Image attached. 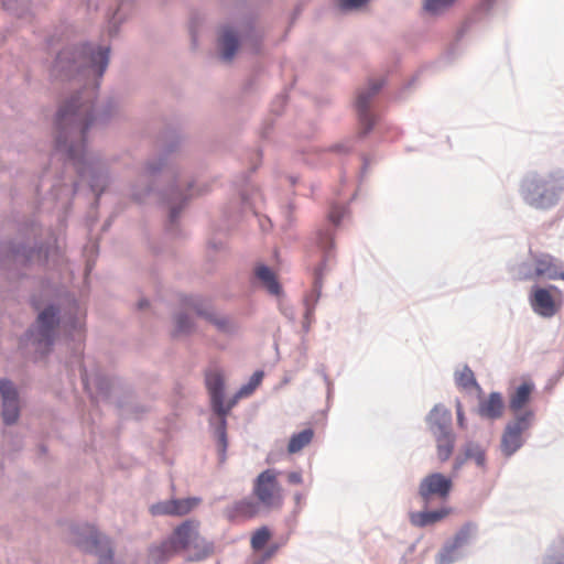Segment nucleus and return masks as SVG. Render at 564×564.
I'll return each mask as SVG.
<instances>
[{"mask_svg":"<svg viewBox=\"0 0 564 564\" xmlns=\"http://www.w3.org/2000/svg\"><path fill=\"white\" fill-rule=\"evenodd\" d=\"M345 213H346V207L344 206H339V205H333L329 213H328V220L333 224V227L330 226H324V227H321V228H317L313 234H312V241L313 243L321 250V252L323 253V250L322 248L318 246L317 243V240H316V232L319 231V230H325L327 232H332V236H333V243L335 245V235H336V228L340 225V223L343 221L344 219V216H345ZM335 256V246L333 247V250H332V257H330V260L334 258Z\"/></svg>","mask_w":564,"mask_h":564,"instance_id":"nucleus-31","label":"nucleus"},{"mask_svg":"<svg viewBox=\"0 0 564 564\" xmlns=\"http://www.w3.org/2000/svg\"><path fill=\"white\" fill-rule=\"evenodd\" d=\"M535 421V412L533 410L522 411L521 414L513 415L502 432L500 441V451L507 458L513 456L525 443L522 434L530 430Z\"/></svg>","mask_w":564,"mask_h":564,"instance_id":"nucleus-10","label":"nucleus"},{"mask_svg":"<svg viewBox=\"0 0 564 564\" xmlns=\"http://www.w3.org/2000/svg\"><path fill=\"white\" fill-rule=\"evenodd\" d=\"M174 329L171 333L173 339L182 335H191L195 329V323L185 312H180L174 315Z\"/></svg>","mask_w":564,"mask_h":564,"instance_id":"nucleus-33","label":"nucleus"},{"mask_svg":"<svg viewBox=\"0 0 564 564\" xmlns=\"http://www.w3.org/2000/svg\"><path fill=\"white\" fill-rule=\"evenodd\" d=\"M304 499V496L302 492H295L294 500L296 506H301L302 500Z\"/></svg>","mask_w":564,"mask_h":564,"instance_id":"nucleus-62","label":"nucleus"},{"mask_svg":"<svg viewBox=\"0 0 564 564\" xmlns=\"http://www.w3.org/2000/svg\"><path fill=\"white\" fill-rule=\"evenodd\" d=\"M455 409H456V416H457V425L460 429H465V426H466V417H465L463 404H462L459 399H456Z\"/></svg>","mask_w":564,"mask_h":564,"instance_id":"nucleus-54","label":"nucleus"},{"mask_svg":"<svg viewBox=\"0 0 564 564\" xmlns=\"http://www.w3.org/2000/svg\"><path fill=\"white\" fill-rule=\"evenodd\" d=\"M386 79H369L368 87L358 90L357 98L355 101V109L357 112L359 124L361 130L359 132L360 138L368 135L375 128L376 116L370 109L371 100L373 97L384 87Z\"/></svg>","mask_w":564,"mask_h":564,"instance_id":"nucleus-13","label":"nucleus"},{"mask_svg":"<svg viewBox=\"0 0 564 564\" xmlns=\"http://www.w3.org/2000/svg\"><path fill=\"white\" fill-rule=\"evenodd\" d=\"M427 431L435 442L436 457L444 464L451 459L456 446L452 411L443 403H436L425 415Z\"/></svg>","mask_w":564,"mask_h":564,"instance_id":"nucleus-7","label":"nucleus"},{"mask_svg":"<svg viewBox=\"0 0 564 564\" xmlns=\"http://www.w3.org/2000/svg\"><path fill=\"white\" fill-rule=\"evenodd\" d=\"M323 380L325 382L326 390H327V400L329 401V399L332 398V394L334 392V384H333L332 380L329 379L326 370H323Z\"/></svg>","mask_w":564,"mask_h":564,"instance_id":"nucleus-56","label":"nucleus"},{"mask_svg":"<svg viewBox=\"0 0 564 564\" xmlns=\"http://www.w3.org/2000/svg\"><path fill=\"white\" fill-rule=\"evenodd\" d=\"M503 409L502 394L498 391H492L487 399L479 402L477 413L481 419L495 421L502 415Z\"/></svg>","mask_w":564,"mask_h":564,"instance_id":"nucleus-27","label":"nucleus"},{"mask_svg":"<svg viewBox=\"0 0 564 564\" xmlns=\"http://www.w3.org/2000/svg\"><path fill=\"white\" fill-rule=\"evenodd\" d=\"M182 141L181 133L173 131L164 149L156 158L144 163L142 174L131 186V198L137 204L142 205L147 198L156 195L160 205L169 206L165 231L171 236H176L178 232V218L191 199L189 192L194 186V182L188 181L183 188L177 169L170 164V155L180 148Z\"/></svg>","mask_w":564,"mask_h":564,"instance_id":"nucleus-2","label":"nucleus"},{"mask_svg":"<svg viewBox=\"0 0 564 564\" xmlns=\"http://www.w3.org/2000/svg\"><path fill=\"white\" fill-rule=\"evenodd\" d=\"M272 538V531L268 525L254 530L250 538V546L253 552H260Z\"/></svg>","mask_w":564,"mask_h":564,"instance_id":"nucleus-37","label":"nucleus"},{"mask_svg":"<svg viewBox=\"0 0 564 564\" xmlns=\"http://www.w3.org/2000/svg\"><path fill=\"white\" fill-rule=\"evenodd\" d=\"M455 382L457 387L465 390L469 388H477L478 390H481L473 370L467 365L464 366L460 372H456Z\"/></svg>","mask_w":564,"mask_h":564,"instance_id":"nucleus-40","label":"nucleus"},{"mask_svg":"<svg viewBox=\"0 0 564 564\" xmlns=\"http://www.w3.org/2000/svg\"><path fill=\"white\" fill-rule=\"evenodd\" d=\"M181 524H187V544L185 545V550H191V553L187 557L188 561L202 562L215 553L214 541L200 535L198 530V521L186 519Z\"/></svg>","mask_w":564,"mask_h":564,"instance_id":"nucleus-17","label":"nucleus"},{"mask_svg":"<svg viewBox=\"0 0 564 564\" xmlns=\"http://www.w3.org/2000/svg\"><path fill=\"white\" fill-rule=\"evenodd\" d=\"M65 328L69 332H78L82 329V323L77 314L73 313L65 318Z\"/></svg>","mask_w":564,"mask_h":564,"instance_id":"nucleus-48","label":"nucleus"},{"mask_svg":"<svg viewBox=\"0 0 564 564\" xmlns=\"http://www.w3.org/2000/svg\"><path fill=\"white\" fill-rule=\"evenodd\" d=\"M260 505L250 499H241L225 509V516L229 522H235L239 517L251 519L259 512Z\"/></svg>","mask_w":564,"mask_h":564,"instance_id":"nucleus-30","label":"nucleus"},{"mask_svg":"<svg viewBox=\"0 0 564 564\" xmlns=\"http://www.w3.org/2000/svg\"><path fill=\"white\" fill-rule=\"evenodd\" d=\"M110 61V46L94 45L89 41L61 48L52 65V75L59 80H79L88 74L97 80L104 76Z\"/></svg>","mask_w":564,"mask_h":564,"instance_id":"nucleus-3","label":"nucleus"},{"mask_svg":"<svg viewBox=\"0 0 564 564\" xmlns=\"http://www.w3.org/2000/svg\"><path fill=\"white\" fill-rule=\"evenodd\" d=\"M31 0H3L2 7L9 13L18 17L25 18L30 14Z\"/></svg>","mask_w":564,"mask_h":564,"instance_id":"nucleus-39","label":"nucleus"},{"mask_svg":"<svg viewBox=\"0 0 564 564\" xmlns=\"http://www.w3.org/2000/svg\"><path fill=\"white\" fill-rule=\"evenodd\" d=\"M149 305H150V301L145 297H142L138 301L137 308L141 311V310L147 308Z\"/></svg>","mask_w":564,"mask_h":564,"instance_id":"nucleus-58","label":"nucleus"},{"mask_svg":"<svg viewBox=\"0 0 564 564\" xmlns=\"http://www.w3.org/2000/svg\"><path fill=\"white\" fill-rule=\"evenodd\" d=\"M471 21H465L462 26L457 30L456 32V35H455V40L454 42L451 44V47L447 52L448 55H454L456 53V51L458 50V45H459V42L464 39V36L466 35V33L469 31L470 26H471Z\"/></svg>","mask_w":564,"mask_h":564,"instance_id":"nucleus-46","label":"nucleus"},{"mask_svg":"<svg viewBox=\"0 0 564 564\" xmlns=\"http://www.w3.org/2000/svg\"><path fill=\"white\" fill-rule=\"evenodd\" d=\"M207 322L214 325L218 332L226 335H234L238 330V325L235 322L228 316H218L215 311L210 317H208Z\"/></svg>","mask_w":564,"mask_h":564,"instance_id":"nucleus-38","label":"nucleus"},{"mask_svg":"<svg viewBox=\"0 0 564 564\" xmlns=\"http://www.w3.org/2000/svg\"><path fill=\"white\" fill-rule=\"evenodd\" d=\"M514 272L520 281L536 279L534 262L531 258L517 263L514 265Z\"/></svg>","mask_w":564,"mask_h":564,"instance_id":"nucleus-42","label":"nucleus"},{"mask_svg":"<svg viewBox=\"0 0 564 564\" xmlns=\"http://www.w3.org/2000/svg\"><path fill=\"white\" fill-rule=\"evenodd\" d=\"M281 549V544L271 543L265 550L263 549L260 557L268 562L270 561Z\"/></svg>","mask_w":564,"mask_h":564,"instance_id":"nucleus-53","label":"nucleus"},{"mask_svg":"<svg viewBox=\"0 0 564 564\" xmlns=\"http://www.w3.org/2000/svg\"><path fill=\"white\" fill-rule=\"evenodd\" d=\"M529 258L534 262L536 279L545 276L549 280H564V271H560L563 268V263L546 252L529 249Z\"/></svg>","mask_w":564,"mask_h":564,"instance_id":"nucleus-20","label":"nucleus"},{"mask_svg":"<svg viewBox=\"0 0 564 564\" xmlns=\"http://www.w3.org/2000/svg\"><path fill=\"white\" fill-rule=\"evenodd\" d=\"M496 0H481L480 3L476 7L475 14H488L495 7Z\"/></svg>","mask_w":564,"mask_h":564,"instance_id":"nucleus-50","label":"nucleus"},{"mask_svg":"<svg viewBox=\"0 0 564 564\" xmlns=\"http://www.w3.org/2000/svg\"><path fill=\"white\" fill-rule=\"evenodd\" d=\"M369 0H339L343 10H355L366 6Z\"/></svg>","mask_w":564,"mask_h":564,"instance_id":"nucleus-49","label":"nucleus"},{"mask_svg":"<svg viewBox=\"0 0 564 564\" xmlns=\"http://www.w3.org/2000/svg\"><path fill=\"white\" fill-rule=\"evenodd\" d=\"M187 524L177 525L172 533L159 544H152L148 549L147 564H164L174 554L185 550L187 544Z\"/></svg>","mask_w":564,"mask_h":564,"instance_id":"nucleus-14","label":"nucleus"},{"mask_svg":"<svg viewBox=\"0 0 564 564\" xmlns=\"http://www.w3.org/2000/svg\"><path fill=\"white\" fill-rule=\"evenodd\" d=\"M453 489V477L434 471L423 477L419 484L417 495L424 507H429L434 498L446 500Z\"/></svg>","mask_w":564,"mask_h":564,"instance_id":"nucleus-16","label":"nucleus"},{"mask_svg":"<svg viewBox=\"0 0 564 564\" xmlns=\"http://www.w3.org/2000/svg\"><path fill=\"white\" fill-rule=\"evenodd\" d=\"M325 151L335 152L338 154H347L351 151V145L349 144V142H338L328 147L327 149H325Z\"/></svg>","mask_w":564,"mask_h":564,"instance_id":"nucleus-52","label":"nucleus"},{"mask_svg":"<svg viewBox=\"0 0 564 564\" xmlns=\"http://www.w3.org/2000/svg\"><path fill=\"white\" fill-rule=\"evenodd\" d=\"M199 502L198 497L175 498L152 505L150 511L153 516H185Z\"/></svg>","mask_w":564,"mask_h":564,"instance_id":"nucleus-21","label":"nucleus"},{"mask_svg":"<svg viewBox=\"0 0 564 564\" xmlns=\"http://www.w3.org/2000/svg\"><path fill=\"white\" fill-rule=\"evenodd\" d=\"M240 398L241 397H238L237 391L235 395L227 401V403H225V399L221 400L220 409L219 406L215 405L212 410L213 414L217 416V421L215 423L210 421V426L213 427V435L215 437L217 447L218 464L220 466L224 465L227 460V449L229 445L227 434V416Z\"/></svg>","mask_w":564,"mask_h":564,"instance_id":"nucleus-15","label":"nucleus"},{"mask_svg":"<svg viewBox=\"0 0 564 564\" xmlns=\"http://www.w3.org/2000/svg\"><path fill=\"white\" fill-rule=\"evenodd\" d=\"M316 240L318 246L323 250V258L318 262V264L314 268L313 271V285H312V294L314 295V303L310 304V297H304V321H313L315 306L322 295L323 289V279L325 271L327 269V263L330 261L332 250L334 247L332 232H327L325 230H319L316 232Z\"/></svg>","mask_w":564,"mask_h":564,"instance_id":"nucleus-12","label":"nucleus"},{"mask_svg":"<svg viewBox=\"0 0 564 564\" xmlns=\"http://www.w3.org/2000/svg\"><path fill=\"white\" fill-rule=\"evenodd\" d=\"M0 395H1V401L20 399L19 391H18L17 387L8 378L0 379Z\"/></svg>","mask_w":564,"mask_h":564,"instance_id":"nucleus-45","label":"nucleus"},{"mask_svg":"<svg viewBox=\"0 0 564 564\" xmlns=\"http://www.w3.org/2000/svg\"><path fill=\"white\" fill-rule=\"evenodd\" d=\"M542 564H564V538L558 536L547 547Z\"/></svg>","mask_w":564,"mask_h":564,"instance_id":"nucleus-35","label":"nucleus"},{"mask_svg":"<svg viewBox=\"0 0 564 564\" xmlns=\"http://www.w3.org/2000/svg\"><path fill=\"white\" fill-rule=\"evenodd\" d=\"M274 127V120L272 118H268L263 121L262 127L260 129L259 135L262 140H268Z\"/></svg>","mask_w":564,"mask_h":564,"instance_id":"nucleus-51","label":"nucleus"},{"mask_svg":"<svg viewBox=\"0 0 564 564\" xmlns=\"http://www.w3.org/2000/svg\"><path fill=\"white\" fill-rule=\"evenodd\" d=\"M263 377V370H256L249 378L248 382L242 384L238 389V397H249L250 394H252L254 390L261 384Z\"/></svg>","mask_w":564,"mask_h":564,"instance_id":"nucleus-41","label":"nucleus"},{"mask_svg":"<svg viewBox=\"0 0 564 564\" xmlns=\"http://www.w3.org/2000/svg\"><path fill=\"white\" fill-rule=\"evenodd\" d=\"M79 376H80L83 388H84L85 392L89 395L91 401H95L96 398H100L101 400L110 399L112 382L108 376L104 375L100 371H97L94 375V386L97 391L96 397L93 394L90 380H89V376H88V369L85 365H80Z\"/></svg>","mask_w":564,"mask_h":564,"instance_id":"nucleus-22","label":"nucleus"},{"mask_svg":"<svg viewBox=\"0 0 564 564\" xmlns=\"http://www.w3.org/2000/svg\"><path fill=\"white\" fill-rule=\"evenodd\" d=\"M254 276L261 285L273 296L283 295V286L280 283L275 272L265 263H259L254 268Z\"/></svg>","mask_w":564,"mask_h":564,"instance_id":"nucleus-28","label":"nucleus"},{"mask_svg":"<svg viewBox=\"0 0 564 564\" xmlns=\"http://www.w3.org/2000/svg\"><path fill=\"white\" fill-rule=\"evenodd\" d=\"M288 481L292 485H301L303 482V477L300 471H291L288 475Z\"/></svg>","mask_w":564,"mask_h":564,"instance_id":"nucleus-57","label":"nucleus"},{"mask_svg":"<svg viewBox=\"0 0 564 564\" xmlns=\"http://www.w3.org/2000/svg\"><path fill=\"white\" fill-rule=\"evenodd\" d=\"M241 41L246 44L252 54H259L262 50L263 32L256 26L252 18L242 23Z\"/></svg>","mask_w":564,"mask_h":564,"instance_id":"nucleus-29","label":"nucleus"},{"mask_svg":"<svg viewBox=\"0 0 564 564\" xmlns=\"http://www.w3.org/2000/svg\"><path fill=\"white\" fill-rule=\"evenodd\" d=\"M74 91L57 108L54 117L55 150L72 162L77 175L95 194L96 204L109 184V167L99 154L88 153V132L93 126H107L119 110V101L108 96L96 108L97 90Z\"/></svg>","mask_w":564,"mask_h":564,"instance_id":"nucleus-1","label":"nucleus"},{"mask_svg":"<svg viewBox=\"0 0 564 564\" xmlns=\"http://www.w3.org/2000/svg\"><path fill=\"white\" fill-rule=\"evenodd\" d=\"M314 436V431L311 427L304 429L297 433H293L288 444V452L295 454L308 445Z\"/></svg>","mask_w":564,"mask_h":564,"instance_id":"nucleus-34","label":"nucleus"},{"mask_svg":"<svg viewBox=\"0 0 564 564\" xmlns=\"http://www.w3.org/2000/svg\"><path fill=\"white\" fill-rule=\"evenodd\" d=\"M183 303L191 310L195 312V314L204 319H208L214 312L213 304L209 300L202 297L199 295H192L184 299Z\"/></svg>","mask_w":564,"mask_h":564,"instance_id":"nucleus-32","label":"nucleus"},{"mask_svg":"<svg viewBox=\"0 0 564 564\" xmlns=\"http://www.w3.org/2000/svg\"><path fill=\"white\" fill-rule=\"evenodd\" d=\"M275 485L276 475L274 470L265 469L258 475L253 490L259 499V505L262 503L267 508H280L282 506L281 496L273 492Z\"/></svg>","mask_w":564,"mask_h":564,"instance_id":"nucleus-19","label":"nucleus"},{"mask_svg":"<svg viewBox=\"0 0 564 564\" xmlns=\"http://www.w3.org/2000/svg\"><path fill=\"white\" fill-rule=\"evenodd\" d=\"M456 0H425L423 3V9L430 15H438L444 10L451 8Z\"/></svg>","mask_w":564,"mask_h":564,"instance_id":"nucleus-44","label":"nucleus"},{"mask_svg":"<svg viewBox=\"0 0 564 564\" xmlns=\"http://www.w3.org/2000/svg\"><path fill=\"white\" fill-rule=\"evenodd\" d=\"M51 245L36 237L17 235L0 239V263L17 271H25L34 265L45 267L48 263Z\"/></svg>","mask_w":564,"mask_h":564,"instance_id":"nucleus-4","label":"nucleus"},{"mask_svg":"<svg viewBox=\"0 0 564 564\" xmlns=\"http://www.w3.org/2000/svg\"><path fill=\"white\" fill-rule=\"evenodd\" d=\"M204 381L209 394L210 409L215 405L220 408L221 400L225 399V378L221 371L206 370Z\"/></svg>","mask_w":564,"mask_h":564,"instance_id":"nucleus-25","label":"nucleus"},{"mask_svg":"<svg viewBox=\"0 0 564 564\" xmlns=\"http://www.w3.org/2000/svg\"><path fill=\"white\" fill-rule=\"evenodd\" d=\"M468 460H473L478 469L486 471L488 469L486 447L475 440L465 441L460 452L453 459V476H457Z\"/></svg>","mask_w":564,"mask_h":564,"instance_id":"nucleus-18","label":"nucleus"},{"mask_svg":"<svg viewBox=\"0 0 564 564\" xmlns=\"http://www.w3.org/2000/svg\"><path fill=\"white\" fill-rule=\"evenodd\" d=\"M311 321H303L302 322V329L303 332L306 334L310 332V328H311Z\"/></svg>","mask_w":564,"mask_h":564,"instance_id":"nucleus-63","label":"nucleus"},{"mask_svg":"<svg viewBox=\"0 0 564 564\" xmlns=\"http://www.w3.org/2000/svg\"><path fill=\"white\" fill-rule=\"evenodd\" d=\"M564 192V174L551 172L545 175L536 172L525 174L520 184L524 203L539 210L555 207Z\"/></svg>","mask_w":564,"mask_h":564,"instance_id":"nucleus-6","label":"nucleus"},{"mask_svg":"<svg viewBox=\"0 0 564 564\" xmlns=\"http://www.w3.org/2000/svg\"><path fill=\"white\" fill-rule=\"evenodd\" d=\"M477 535L478 524L474 521L464 522L455 534L443 543L435 555V564H454L463 560L466 556L464 547L474 542Z\"/></svg>","mask_w":564,"mask_h":564,"instance_id":"nucleus-9","label":"nucleus"},{"mask_svg":"<svg viewBox=\"0 0 564 564\" xmlns=\"http://www.w3.org/2000/svg\"><path fill=\"white\" fill-rule=\"evenodd\" d=\"M208 248L215 251H220L225 248V242L221 239L213 237L208 240Z\"/></svg>","mask_w":564,"mask_h":564,"instance_id":"nucleus-55","label":"nucleus"},{"mask_svg":"<svg viewBox=\"0 0 564 564\" xmlns=\"http://www.w3.org/2000/svg\"><path fill=\"white\" fill-rule=\"evenodd\" d=\"M20 399L1 401V415L4 425L11 426L15 424L20 417Z\"/></svg>","mask_w":564,"mask_h":564,"instance_id":"nucleus-36","label":"nucleus"},{"mask_svg":"<svg viewBox=\"0 0 564 564\" xmlns=\"http://www.w3.org/2000/svg\"><path fill=\"white\" fill-rule=\"evenodd\" d=\"M32 306L37 311V315L20 336L19 345L20 347L32 346L36 352L46 356L53 350L56 341L62 322L61 306L55 302L47 303L42 310H39L35 303Z\"/></svg>","mask_w":564,"mask_h":564,"instance_id":"nucleus-5","label":"nucleus"},{"mask_svg":"<svg viewBox=\"0 0 564 564\" xmlns=\"http://www.w3.org/2000/svg\"><path fill=\"white\" fill-rule=\"evenodd\" d=\"M75 545L85 553L98 556V564H112L115 551L111 541L94 524L82 523L72 527Z\"/></svg>","mask_w":564,"mask_h":564,"instance_id":"nucleus-8","label":"nucleus"},{"mask_svg":"<svg viewBox=\"0 0 564 564\" xmlns=\"http://www.w3.org/2000/svg\"><path fill=\"white\" fill-rule=\"evenodd\" d=\"M241 35L238 31L229 25L221 29V34L218 37L219 56L225 62H230L237 55L241 46Z\"/></svg>","mask_w":564,"mask_h":564,"instance_id":"nucleus-23","label":"nucleus"},{"mask_svg":"<svg viewBox=\"0 0 564 564\" xmlns=\"http://www.w3.org/2000/svg\"><path fill=\"white\" fill-rule=\"evenodd\" d=\"M294 209H295L294 204H293L292 202H290V203L288 204V210H286V215H285V216H286V219H288V221H289V223H291V221H292V219H291V215H292V213L294 212Z\"/></svg>","mask_w":564,"mask_h":564,"instance_id":"nucleus-59","label":"nucleus"},{"mask_svg":"<svg viewBox=\"0 0 564 564\" xmlns=\"http://www.w3.org/2000/svg\"><path fill=\"white\" fill-rule=\"evenodd\" d=\"M286 102H288L286 91H283L281 94L276 95L270 106L271 112L274 113L275 116H280L283 112Z\"/></svg>","mask_w":564,"mask_h":564,"instance_id":"nucleus-47","label":"nucleus"},{"mask_svg":"<svg viewBox=\"0 0 564 564\" xmlns=\"http://www.w3.org/2000/svg\"><path fill=\"white\" fill-rule=\"evenodd\" d=\"M258 167L259 164H252V166L248 171L241 173L239 180L235 182L236 186L239 187V196L243 206L249 205V194L247 188H245L242 185L248 184L251 174L254 173L258 170Z\"/></svg>","mask_w":564,"mask_h":564,"instance_id":"nucleus-43","label":"nucleus"},{"mask_svg":"<svg viewBox=\"0 0 564 564\" xmlns=\"http://www.w3.org/2000/svg\"><path fill=\"white\" fill-rule=\"evenodd\" d=\"M534 390L535 384L531 380H524L509 393L508 408L513 415L528 410L525 406L530 403Z\"/></svg>","mask_w":564,"mask_h":564,"instance_id":"nucleus-24","label":"nucleus"},{"mask_svg":"<svg viewBox=\"0 0 564 564\" xmlns=\"http://www.w3.org/2000/svg\"><path fill=\"white\" fill-rule=\"evenodd\" d=\"M289 541V535H283L279 539V541L274 542L275 544H281V547L284 546Z\"/></svg>","mask_w":564,"mask_h":564,"instance_id":"nucleus-64","label":"nucleus"},{"mask_svg":"<svg viewBox=\"0 0 564 564\" xmlns=\"http://www.w3.org/2000/svg\"><path fill=\"white\" fill-rule=\"evenodd\" d=\"M449 507H442L434 510H429L424 507L421 511H414L409 514L410 523L416 528H426L442 521L451 513Z\"/></svg>","mask_w":564,"mask_h":564,"instance_id":"nucleus-26","label":"nucleus"},{"mask_svg":"<svg viewBox=\"0 0 564 564\" xmlns=\"http://www.w3.org/2000/svg\"><path fill=\"white\" fill-rule=\"evenodd\" d=\"M253 84H254V78H253V77H251V78H250V79H248V80H247V83L245 84L243 90L249 91V90L252 88Z\"/></svg>","mask_w":564,"mask_h":564,"instance_id":"nucleus-61","label":"nucleus"},{"mask_svg":"<svg viewBox=\"0 0 564 564\" xmlns=\"http://www.w3.org/2000/svg\"><path fill=\"white\" fill-rule=\"evenodd\" d=\"M531 310L542 318L554 317L563 306V293L554 284H533L528 294Z\"/></svg>","mask_w":564,"mask_h":564,"instance_id":"nucleus-11","label":"nucleus"},{"mask_svg":"<svg viewBox=\"0 0 564 564\" xmlns=\"http://www.w3.org/2000/svg\"><path fill=\"white\" fill-rule=\"evenodd\" d=\"M191 40H192V45L194 47H196L197 46V41H198L197 40V33L193 29H191Z\"/></svg>","mask_w":564,"mask_h":564,"instance_id":"nucleus-60","label":"nucleus"}]
</instances>
